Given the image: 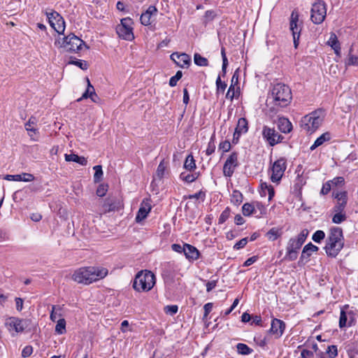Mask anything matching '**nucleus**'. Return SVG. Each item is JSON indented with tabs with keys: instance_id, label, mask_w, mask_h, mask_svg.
Returning <instances> with one entry per match:
<instances>
[{
	"instance_id": "nucleus-1",
	"label": "nucleus",
	"mask_w": 358,
	"mask_h": 358,
	"mask_svg": "<svg viewBox=\"0 0 358 358\" xmlns=\"http://www.w3.org/2000/svg\"><path fill=\"white\" fill-rule=\"evenodd\" d=\"M107 274L108 270L104 268L83 267L74 271L72 279L78 283L89 285L103 278Z\"/></svg>"
},
{
	"instance_id": "nucleus-2",
	"label": "nucleus",
	"mask_w": 358,
	"mask_h": 358,
	"mask_svg": "<svg viewBox=\"0 0 358 358\" xmlns=\"http://www.w3.org/2000/svg\"><path fill=\"white\" fill-rule=\"evenodd\" d=\"M344 246V236L343 230L338 227H333L326 240L324 248L327 255L330 257H336Z\"/></svg>"
},
{
	"instance_id": "nucleus-3",
	"label": "nucleus",
	"mask_w": 358,
	"mask_h": 358,
	"mask_svg": "<svg viewBox=\"0 0 358 358\" xmlns=\"http://www.w3.org/2000/svg\"><path fill=\"white\" fill-rule=\"evenodd\" d=\"M156 283V277L150 271L138 272L133 282V288L137 292H149Z\"/></svg>"
},
{
	"instance_id": "nucleus-4",
	"label": "nucleus",
	"mask_w": 358,
	"mask_h": 358,
	"mask_svg": "<svg viewBox=\"0 0 358 358\" xmlns=\"http://www.w3.org/2000/svg\"><path fill=\"white\" fill-rule=\"evenodd\" d=\"M308 234V230L304 229L296 237L291 238L289 240L286 247V254L285 256V259L288 261H294L296 259L299 250L306 241Z\"/></svg>"
},
{
	"instance_id": "nucleus-5",
	"label": "nucleus",
	"mask_w": 358,
	"mask_h": 358,
	"mask_svg": "<svg viewBox=\"0 0 358 358\" xmlns=\"http://www.w3.org/2000/svg\"><path fill=\"white\" fill-rule=\"evenodd\" d=\"M324 120L323 111L317 110L303 116L301 120V127L307 133H314L322 124Z\"/></svg>"
},
{
	"instance_id": "nucleus-6",
	"label": "nucleus",
	"mask_w": 358,
	"mask_h": 358,
	"mask_svg": "<svg viewBox=\"0 0 358 358\" xmlns=\"http://www.w3.org/2000/svg\"><path fill=\"white\" fill-rule=\"evenodd\" d=\"M271 94L275 104L281 107L287 106L291 101V90L285 84L278 83L275 85L273 87Z\"/></svg>"
},
{
	"instance_id": "nucleus-7",
	"label": "nucleus",
	"mask_w": 358,
	"mask_h": 358,
	"mask_svg": "<svg viewBox=\"0 0 358 358\" xmlns=\"http://www.w3.org/2000/svg\"><path fill=\"white\" fill-rule=\"evenodd\" d=\"M57 43L66 52H77L82 48L83 45H84L87 49L89 48L83 40L73 34H71L62 38H59L57 40Z\"/></svg>"
},
{
	"instance_id": "nucleus-8",
	"label": "nucleus",
	"mask_w": 358,
	"mask_h": 358,
	"mask_svg": "<svg viewBox=\"0 0 358 358\" xmlns=\"http://www.w3.org/2000/svg\"><path fill=\"white\" fill-rule=\"evenodd\" d=\"M5 325L9 331L21 333L25 330H31V320L16 317H10L6 320Z\"/></svg>"
},
{
	"instance_id": "nucleus-9",
	"label": "nucleus",
	"mask_w": 358,
	"mask_h": 358,
	"mask_svg": "<svg viewBox=\"0 0 358 358\" xmlns=\"http://www.w3.org/2000/svg\"><path fill=\"white\" fill-rule=\"evenodd\" d=\"M133 23V20L130 17L122 19L120 24L116 27V32L119 37L124 40L132 41L134 38Z\"/></svg>"
},
{
	"instance_id": "nucleus-10",
	"label": "nucleus",
	"mask_w": 358,
	"mask_h": 358,
	"mask_svg": "<svg viewBox=\"0 0 358 358\" xmlns=\"http://www.w3.org/2000/svg\"><path fill=\"white\" fill-rule=\"evenodd\" d=\"M310 20L315 24L322 23L327 15V5L321 0L314 3L310 10Z\"/></svg>"
},
{
	"instance_id": "nucleus-11",
	"label": "nucleus",
	"mask_w": 358,
	"mask_h": 358,
	"mask_svg": "<svg viewBox=\"0 0 358 358\" xmlns=\"http://www.w3.org/2000/svg\"><path fill=\"white\" fill-rule=\"evenodd\" d=\"M286 168L287 161L285 158L280 157L274 162L271 169V180L274 183L278 184L285 173Z\"/></svg>"
},
{
	"instance_id": "nucleus-12",
	"label": "nucleus",
	"mask_w": 358,
	"mask_h": 358,
	"mask_svg": "<svg viewBox=\"0 0 358 358\" xmlns=\"http://www.w3.org/2000/svg\"><path fill=\"white\" fill-rule=\"evenodd\" d=\"M299 15L296 10H294L290 16L289 29L292 33L294 45L297 48L299 44V37L301 31V24L299 23Z\"/></svg>"
},
{
	"instance_id": "nucleus-13",
	"label": "nucleus",
	"mask_w": 358,
	"mask_h": 358,
	"mask_svg": "<svg viewBox=\"0 0 358 358\" xmlns=\"http://www.w3.org/2000/svg\"><path fill=\"white\" fill-rule=\"evenodd\" d=\"M262 134L264 139L270 146L280 143L284 138L274 128L268 126L263 127Z\"/></svg>"
},
{
	"instance_id": "nucleus-14",
	"label": "nucleus",
	"mask_w": 358,
	"mask_h": 358,
	"mask_svg": "<svg viewBox=\"0 0 358 358\" xmlns=\"http://www.w3.org/2000/svg\"><path fill=\"white\" fill-rule=\"evenodd\" d=\"M50 25L59 34H63L65 30V22L63 17L56 11L46 13Z\"/></svg>"
},
{
	"instance_id": "nucleus-15",
	"label": "nucleus",
	"mask_w": 358,
	"mask_h": 358,
	"mask_svg": "<svg viewBox=\"0 0 358 358\" xmlns=\"http://www.w3.org/2000/svg\"><path fill=\"white\" fill-rule=\"evenodd\" d=\"M238 154L236 152H231L227 157L223 166V174L225 177L231 178L235 169L238 166Z\"/></svg>"
},
{
	"instance_id": "nucleus-16",
	"label": "nucleus",
	"mask_w": 358,
	"mask_h": 358,
	"mask_svg": "<svg viewBox=\"0 0 358 358\" xmlns=\"http://www.w3.org/2000/svg\"><path fill=\"white\" fill-rule=\"evenodd\" d=\"M333 196L336 199V204L332 208L333 212L345 211V208L348 203V193L346 191L338 192L334 193Z\"/></svg>"
},
{
	"instance_id": "nucleus-17",
	"label": "nucleus",
	"mask_w": 358,
	"mask_h": 358,
	"mask_svg": "<svg viewBox=\"0 0 358 358\" xmlns=\"http://www.w3.org/2000/svg\"><path fill=\"white\" fill-rule=\"evenodd\" d=\"M171 59L181 68H187L191 62V57L186 53L173 52L171 55Z\"/></svg>"
},
{
	"instance_id": "nucleus-18",
	"label": "nucleus",
	"mask_w": 358,
	"mask_h": 358,
	"mask_svg": "<svg viewBox=\"0 0 358 358\" xmlns=\"http://www.w3.org/2000/svg\"><path fill=\"white\" fill-rule=\"evenodd\" d=\"M158 10L156 6H150L148 9L143 12L140 17L141 23L144 26H148L152 23V17L156 15Z\"/></svg>"
},
{
	"instance_id": "nucleus-19",
	"label": "nucleus",
	"mask_w": 358,
	"mask_h": 358,
	"mask_svg": "<svg viewBox=\"0 0 358 358\" xmlns=\"http://www.w3.org/2000/svg\"><path fill=\"white\" fill-rule=\"evenodd\" d=\"M151 210V205L149 203L148 199L143 200L141 204V206L137 212V215L136 216V222H140L144 219H145Z\"/></svg>"
},
{
	"instance_id": "nucleus-20",
	"label": "nucleus",
	"mask_w": 358,
	"mask_h": 358,
	"mask_svg": "<svg viewBox=\"0 0 358 358\" xmlns=\"http://www.w3.org/2000/svg\"><path fill=\"white\" fill-rule=\"evenodd\" d=\"M354 317L352 312L346 313L343 309L341 310L339 317V327L343 329L351 327L353 324Z\"/></svg>"
},
{
	"instance_id": "nucleus-21",
	"label": "nucleus",
	"mask_w": 358,
	"mask_h": 358,
	"mask_svg": "<svg viewBox=\"0 0 358 358\" xmlns=\"http://www.w3.org/2000/svg\"><path fill=\"white\" fill-rule=\"evenodd\" d=\"M285 329V324L282 320L274 318L271 322V327L270 331L275 336L276 338H280Z\"/></svg>"
},
{
	"instance_id": "nucleus-22",
	"label": "nucleus",
	"mask_w": 358,
	"mask_h": 358,
	"mask_svg": "<svg viewBox=\"0 0 358 358\" xmlns=\"http://www.w3.org/2000/svg\"><path fill=\"white\" fill-rule=\"evenodd\" d=\"M318 250L319 248L313 245L312 243L306 244L303 248L299 262L303 263L304 260H306V262H308L309 257L312 255V253L318 251Z\"/></svg>"
},
{
	"instance_id": "nucleus-23",
	"label": "nucleus",
	"mask_w": 358,
	"mask_h": 358,
	"mask_svg": "<svg viewBox=\"0 0 358 358\" xmlns=\"http://www.w3.org/2000/svg\"><path fill=\"white\" fill-rule=\"evenodd\" d=\"M184 255L189 262H194L199 258L200 252L194 246L185 243Z\"/></svg>"
},
{
	"instance_id": "nucleus-24",
	"label": "nucleus",
	"mask_w": 358,
	"mask_h": 358,
	"mask_svg": "<svg viewBox=\"0 0 358 358\" xmlns=\"http://www.w3.org/2000/svg\"><path fill=\"white\" fill-rule=\"evenodd\" d=\"M277 125L279 130L284 134H288L292 130L291 122L284 117L278 118Z\"/></svg>"
},
{
	"instance_id": "nucleus-25",
	"label": "nucleus",
	"mask_w": 358,
	"mask_h": 358,
	"mask_svg": "<svg viewBox=\"0 0 358 358\" xmlns=\"http://www.w3.org/2000/svg\"><path fill=\"white\" fill-rule=\"evenodd\" d=\"M261 191L260 194L262 196H266L268 195V201H271L275 195V191L273 187L266 182H262L260 185Z\"/></svg>"
},
{
	"instance_id": "nucleus-26",
	"label": "nucleus",
	"mask_w": 358,
	"mask_h": 358,
	"mask_svg": "<svg viewBox=\"0 0 358 358\" xmlns=\"http://www.w3.org/2000/svg\"><path fill=\"white\" fill-rule=\"evenodd\" d=\"M65 160L66 162H76L82 166H86L87 164V160L85 157L78 156L76 154H66Z\"/></svg>"
},
{
	"instance_id": "nucleus-27",
	"label": "nucleus",
	"mask_w": 358,
	"mask_h": 358,
	"mask_svg": "<svg viewBox=\"0 0 358 358\" xmlns=\"http://www.w3.org/2000/svg\"><path fill=\"white\" fill-rule=\"evenodd\" d=\"M331 139V134L329 132H325L320 136L310 146L311 150H315L316 148L322 145L324 143L329 141Z\"/></svg>"
},
{
	"instance_id": "nucleus-28",
	"label": "nucleus",
	"mask_w": 358,
	"mask_h": 358,
	"mask_svg": "<svg viewBox=\"0 0 358 358\" xmlns=\"http://www.w3.org/2000/svg\"><path fill=\"white\" fill-rule=\"evenodd\" d=\"M103 213L113 211L117 208V203L113 198H107L105 199L102 206Z\"/></svg>"
},
{
	"instance_id": "nucleus-29",
	"label": "nucleus",
	"mask_w": 358,
	"mask_h": 358,
	"mask_svg": "<svg viewBox=\"0 0 358 358\" xmlns=\"http://www.w3.org/2000/svg\"><path fill=\"white\" fill-rule=\"evenodd\" d=\"M235 131H238L243 134H245L248 131V122L245 117H241L238 119Z\"/></svg>"
},
{
	"instance_id": "nucleus-30",
	"label": "nucleus",
	"mask_w": 358,
	"mask_h": 358,
	"mask_svg": "<svg viewBox=\"0 0 358 358\" xmlns=\"http://www.w3.org/2000/svg\"><path fill=\"white\" fill-rule=\"evenodd\" d=\"M86 80L87 82V87L85 92L83 94L82 96L78 99V101H80L83 99H87L90 98L92 94H94L95 92L94 87L91 85L90 81L89 78H86Z\"/></svg>"
},
{
	"instance_id": "nucleus-31",
	"label": "nucleus",
	"mask_w": 358,
	"mask_h": 358,
	"mask_svg": "<svg viewBox=\"0 0 358 358\" xmlns=\"http://www.w3.org/2000/svg\"><path fill=\"white\" fill-rule=\"evenodd\" d=\"M334 215L332 217V222L334 224H341L345 221L347 215L345 211L334 212Z\"/></svg>"
},
{
	"instance_id": "nucleus-32",
	"label": "nucleus",
	"mask_w": 358,
	"mask_h": 358,
	"mask_svg": "<svg viewBox=\"0 0 358 358\" xmlns=\"http://www.w3.org/2000/svg\"><path fill=\"white\" fill-rule=\"evenodd\" d=\"M198 176H199V174L196 173H187L186 172H182L180 175V178L182 180H183L187 183H190V182L195 181L196 180V178H198Z\"/></svg>"
},
{
	"instance_id": "nucleus-33",
	"label": "nucleus",
	"mask_w": 358,
	"mask_h": 358,
	"mask_svg": "<svg viewBox=\"0 0 358 358\" xmlns=\"http://www.w3.org/2000/svg\"><path fill=\"white\" fill-rule=\"evenodd\" d=\"M184 168L189 171L196 169L195 160L192 155H189L185 161Z\"/></svg>"
},
{
	"instance_id": "nucleus-34",
	"label": "nucleus",
	"mask_w": 358,
	"mask_h": 358,
	"mask_svg": "<svg viewBox=\"0 0 358 358\" xmlns=\"http://www.w3.org/2000/svg\"><path fill=\"white\" fill-rule=\"evenodd\" d=\"M66 320L64 318H61L57 321L55 326V332L59 335H62L66 333Z\"/></svg>"
},
{
	"instance_id": "nucleus-35",
	"label": "nucleus",
	"mask_w": 358,
	"mask_h": 358,
	"mask_svg": "<svg viewBox=\"0 0 358 358\" xmlns=\"http://www.w3.org/2000/svg\"><path fill=\"white\" fill-rule=\"evenodd\" d=\"M194 62L196 65L199 66H208V59L206 57L201 56L199 53H195L194 55Z\"/></svg>"
},
{
	"instance_id": "nucleus-36",
	"label": "nucleus",
	"mask_w": 358,
	"mask_h": 358,
	"mask_svg": "<svg viewBox=\"0 0 358 358\" xmlns=\"http://www.w3.org/2000/svg\"><path fill=\"white\" fill-rule=\"evenodd\" d=\"M62 310V308L59 306H52L50 319L52 322H56L57 318L58 317L62 316V313H60Z\"/></svg>"
},
{
	"instance_id": "nucleus-37",
	"label": "nucleus",
	"mask_w": 358,
	"mask_h": 358,
	"mask_svg": "<svg viewBox=\"0 0 358 358\" xmlns=\"http://www.w3.org/2000/svg\"><path fill=\"white\" fill-rule=\"evenodd\" d=\"M236 348L238 352L241 355H248L252 352V350L244 343H238Z\"/></svg>"
},
{
	"instance_id": "nucleus-38",
	"label": "nucleus",
	"mask_w": 358,
	"mask_h": 358,
	"mask_svg": "<svg viewBox=\"0 0 358 358\" xmlns=\"http://www.w3.org/2000/svg\"><path fill=\"white\" fill-rule=\"evenodd\" d=\"M36 118L31 117L28 122L25 124V129L28 132H33L34 134L38 133V129L34 128L32 126L36 124Z\"/></svg>"
},
{
	"instance_id": "nucleus-39",
	"label": "nucleus",
	"mask_w": 358,
	"mask_h": 358,
	"mask_svg": "<svg viewBox=\"0 0 358 358\" xmlns=\"http://www.w3.org/2000/svg\"><path fill=\"white\" fill-rule=\"evenodd\" d=\"M69 64H73L75 66H77L82 70H87L88 68V64L86 61L82 60V59H71L69 62Z\"/></svg>"
},
{
	"instance_id": "nucleus-40",
	"label": "nucleus",
	"mask_w": 358,
	"mask_h": 358,
	"mask_svg": "<svg viewBox=\"0 0 358 358\" xmlns=\"http://www.w3.org/2000/svg\"><path fill=\"white\" fill-rule=\"evenodd\" d=\"M280 236V230L277 228H272L266 233V237L270 241H275Z\"/></svg>"
},
{
	"instance_id": "nucleus-41",
	"label": "nucleus",
	"mask_w": 358,
	"mask_h": 358,
	"mask_svg": "<svg viewBox=\"0 0 358 358\" xmlns=\"http://www.w3.org/2000/svg\"><path fill=\"white\" fill-rule=\"evenodd\" d=\"M166 169V164L164 162V160H162L158 165L156 171V175L159 179H162L164 177Z\"/></svg>"
},
{
	"instance_id": "nucleus-42",
	"label": "nucleus",
	"mask_w": 358,
	"mask_h": 358,
	"mask_svg": "<svg viewBox=\"0 0 358 358\" xmlns=\"http://www.w3.org/2000/svg\"><path fill=\"white\" fill-rule=\"evenodd\" d=\"M231 201L235 205H239L243 201L242 194L238 190L233 191Z\"/></svg>"
},
{
	"instance_id": "nucleus-43",
	"label": "nucleus",
	"mask_w": 358,
	"mask_h": 358,
	"mask_svg": "<svg viewBox=\"0 0 358 358\" xmlns=\"http://www.w3.org/2000/svg\"><path fill=\"white\" fill-rule=\"evenodd\" d=\"M255 211V207L253 205L249 203H245L242 206V212L245 216H250Z\"/></svg>"
},
{
	"instance_id": "nucleus-44",
	"label": "nucleus",
	"mask_w": 358,
	"mask_h": 358,
	"mask_svg": "<svg viewBox=\"0 0 358 358\" xmlns=\"http://www.w3.org/2000/svg\"><path fill=\"white\" fill-rule=\"evenodd\" d=\"M95 173L94 174V181L98 182L101 180L103 176V171L101 165H96L93 167Z\"/></svg>"
},
{
	"instance_id": "nucleus-45",
	"label": "nucleus",
	"mask_w": 358,
	"mask_h": 358,
	"mask_svg": "<svg viewBox=\"0 0 358 358\" xmlns=\"http://www.w3.org/2000/svg\"><path fill=\"white\" fill-rule=\"evenodd\" d=\"M324 238L325 233L322 230H317L312 236L313 241L317 243H321Z\"/></svg>"
},
{
	"instance_id": "nucleus-46",
	"label": "nucleus",
	"mask_w": 358,
	"mask_h": 358,
	"mask_svg": "<svg viewBox=\"0 0 358 358\" xmlns=\"http://www.w3.org/2000/svg\"><path fill=\"white\" fill-rule=\"evenodd\" d=\"M231 210L229 207H227L221 213L219 219L218 223L223 224L225 222L230 216Z\"/></svg>"
},
{
	"instance_id": "nucleus-47",
	"label": "nucleus",
	"mask_w": 358,
	"mask_h": 358,
	"mask_svg": "<svg viewBox=\"0 0 358 358\" xmlns=\"http://www.w3.org/2000/svg\"><path fill=\"white\" fill-rule=\"evenodd\" d=\"M326 353L329 358H335L338 355L337 346L334 345L328 346Z\"/></svg>"
},
{
	"instance_id": "nucleus-48",
	"label": "nucleus",
	"mask_w": 358,
	"mask_h": 358,
	"mask_svg": "<svg viewBox=\"0 0 358 358\" xmlns=\"http://www.w3.org/2000/svg\"><path fill=\"white\" fill-rule=\"evenodd\" d=\"M182 73L181 71H178L175 76H172L169 80V85L171 87H175L177 85L178 81L182 78Z\"/></svg>"
},
{
	"instance_id": "nucleus-49",
	"label": "nucleus",
	"mask_w": 358,
	"mask_h": 358,
	"mask_svg": "<svg viewBox=\"0 0 358 358\" xmlns=\"http://www.w3.org/2000/svg\"><path fill=\"white\" fill-rule=\"evenodd\" d=\"M221 55L222 58V71L224 74L226 73L227 67L228 66V59L226 55L225 52V48L222 47L221 48Z\"/></svg>"
},
{
	"instance_id": "nucleus-50",
	"label": "nucleus",
	"mask_w": 358,
	"mask_h": 358,
	"mask_svg": "<svg viewBox=\"0 0 358 358\" xmlns=\"http://www.w3.org/2000/svg\"><path fill=\"white\" fill-rule=\"evenodd\" d=\"M328 45L332 48L336 47L338 48V45H340L339 41H338L337 36L334 33H331L329 39L327 42Z\"/></svg>"
},
{
	"instance_id": "nucleus-51",
	"label": "nucleus",
	"mask_w": 358,
	"mask_h": 358,
	"mask_svg": "<svg viewBox=\"0 0 358 358\" xmlns=\"http://www.w3.org/2000/svg\"><path fill=\"white\" fill-rule=\"evenodd\" d=\"M108 191V185L105 184H100L96 189V195L103 197L106 195Z\"/></svg>"
},
{
	"instance_id": "nucleus-52",
	"label": "nucleus",
	"mask_w": 358,
	"mask_h": 358,
	"mask_svg": "<svg viewBox=\"0 0 358 358\" xmlns=\"http://www.w3.org/2000/svg\"><path fill=\"white\" fill-rule=\"evenodd\" d=\"M178 307L176 305H169L164 307V312L170 315H173L177 313Z\"/></svg>"
},
{
	"instance_id": "nucleus-53",
	"label": "nucleus",
	"mask_w": 358,
	"mask_h": 358,
	"mask_svg": "<svg viewBox=\"0 0 358 358\" xmlns=\"http://www.w3.org/2000/svg\"><path fill=\"white\" fill-rule=\"evenodd\" d=\"M321 355H322V352H320ZM301 358H314V352L313 351L308 350L307 349L302 350L301 352ZM320 358H325L323 356H321Z\"/></svg>"
},
{
	"instance_id": "nucleus-54",
	"label": "nucleus",
	"mask_w": 358,
	"mask_h": 358,
	"mask_svg": "<svg viewBox=\"0 0 358 358\" xmlns=\"http://www.w3.org/2000/svg\"><path fill=\"white\" fill-rule=\"evenodd\" d=\"M231 148V143L229 141H222L219 144V149L222 150L223 152H227L230 150Z\"/></svg>"
},
{
	"instance_id": "nucleus-55",
	"label": "nucleus",
	"mask_w": 358,
	"mask_h": 358,
	"mask_svg": "<svg viewBox=\"0 0 358 358\" xmlns=\"http://www.w3.org/2000/svg\"><path fill=\"white\" fill-rule=\"evenodd\" d=\"M248 238H243L241 239L239 241H238L234 245V250H240L243 248L248 243Z\"/></svg>"
},
{
	"instance_id": "nucleus-56",
	"label": "nucleus",
	"mask_w": 358,
	"mask_h": 358,
	"mask_svg": "<svg viewBox=\"0 0 358 358\" xmlns=\"http://www.w3.org/2000/svg\"><path fill=\"white\" fill-rule=\"evenodd\" d=\"M236 96L235 87L233 84H231L226 94L227 99L232 101Z\"/></svg>"
},
{
	"instance_id": "nucleus-57",
	"label": "nucleus",
	"mask_w": 358,
	"mask_h": 358,
	"mask_svg": "<svg viewBox=\"0 0 358 358\" xmlns=\"http://www.w3.org/2000/svg\"><path fill=\"white\" fill-rule=\"evenodd\" d=\"M19 176H20V181L31 182L34 180V176L31 173H23Z\"/></svg>"
},
{
	"instance_id": "nucleus-58",
	"label": "nucleus",
	"mask_w": 358,
	"mask_h": 358,
	"mask_svg": "<svg viewBox=\"0 0 358 358\" xmlns=\"http://www.w3.org/2000/svg\"><path fill=\"white\" fill-rule=\"evenodd\" d=\"M171 248L174 252H176L178 253H183L185 250V243H184L182 245L177 243H174L171 245Z\"/></svg>"
},
{
	"instance_id": "nucleus-59",
	"label": "nucleus",
	"mask_w": 358,
	"mask_h": 358,
	"mask_svg": "<svg viewBox=\"0 0 358 358\" xmlns=\"http://www.w3.org/2000/svg\"><path fill=\"white\" fill-rule=\"evenodd\" d=\"M331 189V184L330 181H327L324 184H323L322 189L320 191V194L322 195H327Z\"/></svg>"
},
{
	"instance_id": "nucleus-60",
	"label": "nucleus",
	"mask_w": 358,
	"mask_h": 358,
	"mask_svg": "<svg viewBox=\"0 0 358 358\" xmlns=\"http://www.w3.org/2000/svg\"><path fill=\"white\" fill-rule=\"evenodd\" d=\"M216 86H217V90H221L222 92H224V91L225 90V89L227 87V84L224 82H222L220 76L217 78Z\"/></svg>"
},
{
	"instance_id": "nucleus-61",
	"label": "nucleus",
	"mask_w": 358,
	"mask_h": 358,
	"mask_svg": "<svg viewBox=\"0 0 358 358\" xmlns=\"http://www.w3.org/2000/svg\"><path fill=\"white\" fill-rule=\"evenodd\" d=\"M347 64L348 65L358 66V56L350 54Z\"/></svg>"
},
{
	"instance_id": "nucleus-62",
	"label": "nucleus",
	"mask_w": 358,
	"mask_h": 358,
	"mask_svg": "<svg viewBox=\"0 0 358 358\" xmlns=\"http://www.w3.org/2000/svg\"><path fill=\"white\" fill-rule=\"evenodd\" d=\"M33 352V348L31 345L25 346L22 351V356L23 357H29Z\"/></svg>"
},
{
	"instance_id": "nucleus-63",
	"label": "nucleus",
	"mask_w": 358,
	"mask_h": 358,
	"mask_svg": "<svg viewBox=\"0 0 358 358\" xmlns=\"http://www.w3.org/2000/svg\"><path fill=\"white\" fill-rule=\"evenodd\" d=\"M215 143H214L213 139L211 138L210 142L208 143V148L206 150V153L207 155H210L215 152Z\"/></svg>"
},
{
	"instance_id": "nucleus-64",
	"label": "nucleus",
	"mask_w": 358,
	"mask_h": 358,
	"mask_svg": "<svg viewBox=\"0 0 358 358\" xmlns=\"http://www.w3.org/2000/svg\"><path fill=\"white\" fill-rule=\"evenodd\" d=\"M331 184L335 186L342 185L345 182L343 177H336L333 180H329Z\"/></svg>"
}]
</instances>
